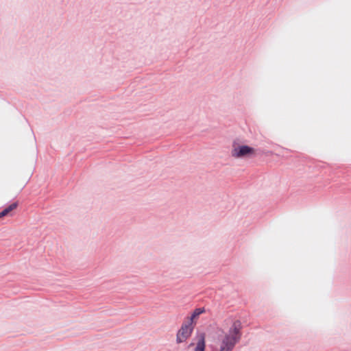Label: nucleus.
Returning a JSON list of instances; mask_svg holds the SVG:
<instances>
[{
  "label": "nucleus",
  "mask_w": 351,
  "mask_h": 351,
  "mask_svg": "<svg viewBox=\"0 0 351 351\" xmlns=\"http://www.w3.org/2000/svg\"><path fill=\"white\" fill-rule=\"evenodd\" d=\"M195 328L194 325L184 319L176 332V343L180 344L185 342L192 335Z\"/></svg>",
  "instance_id": "f03ea898"
},
{
  "label": "nucleus",
  "mask_w": 351,
  "mask_h": 351,
  "mask_svg": "<svg viewBox=\"0 0 351 351\" xmlns=\"http://www.w3.org/2000/svg\"><path fill=\"white\" fill-rule=\"evenodd\" d=\"M19 203L18 201H15V202H13L12 203H11L10 204L6 206L3 210H1L3 211V213H4V215L6 216H12L13 214H12V211L15 209L17 208V207L19 206Z\"/></svg>",
  "instance_id": "423d86ee"
},
{
  "label": "nucleus",
  "mask_w": 351,
  "mask_h": 351,
  "mask_svg": "<svg viewBox=\"0 0 351 351\" xmlns=\"http://www.w3.org/2000/svg\"><path fill=\"white\" fill-rule=\"evenodd\" d=\"M242 324L239 319L235 320L228 330V334L226 335L230 337H235L237 341H240L242 336L241 333Z\"/></svg>",
  "instance_id": "20e7f679"
},
{
  "label": "nucleus",
  "mask_w": 351,
  "mask_h": 351,
  "mask_svg": "<svg viewBox=\"0 0 351 351\" xmlns=\"http://www.w3.org/2000/svg\"><path fill=\"white\" fill-rule=\"evenodd\" d=\"M205 312V307L196 308L190 313V315L186 316L184 319L195 326L199 315Z\"/></svg>",
  "instance_id": "39448f33"
},
{
  "label": "nucleus",
  "mask_w": 351,
  "mask_h": 351,
  "mask_svg": "<svg viewBox=\"0 0 351 351\" xmlns=\"http://www.w3.org/2000/svg\"><path fill=\"white\" fill-rule=\"evenodd\" d=\"M239 342L235 337H230L226 335L220 344L219 351H232Z\"/></svg>",
  "instance_id": "7ed1b4c3"
},
{
  "label": "nucleus",
  "mask_w": 351,
  "mask_h": 351,
  "mask_svg": "<svg viewBox=\"0 0 351 351\" xmlns=\"http://www.w3.org/2000/svg\"><path fill=\"white\" fill-rule=\"evenodd\" d=\"M5 217L2 210L0 211V219Z\"/></svg>",
  "instance_id": "0eeeda50"
},
{
  "label": "nucleus",
  "mask_w": 351,
  "mask_h": 351,
  "mask_svg": "<svg viewBox=\"0 0 351 351\" xmlns=\"http://www.w3.org/2000/svg\"><path fill=\"white\" fill-rule=\"evenodd\" d=\"M231 156L234 158H252L262 154L260 149H256L247 145L240 144L238 139L232 142Z\"/></svg>",
  "instance_id": "f257e3e1"
}]
</instances>
